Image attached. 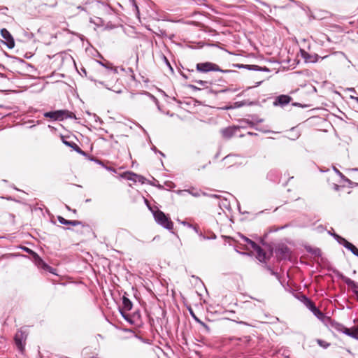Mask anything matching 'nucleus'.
Here are the masks:
<instances>
[{
    "mask_svg": "<svg viewBox=\"0 0 358 358\" xmlns=\"http://www.w3.org/2000/svg\"><path fill=\"white\" fill-rule=\"evenodd\" d=\"M347 249L351 251L353 255L358 257V249L352 243H350Z\"/></svg>",
    "mask_w": 358,
    "mask_h": 358,
    "instance_id": "obj_21",
    "label": "nucleus"
},
{
    "mask_svg": "<svg viewBox=\"0 0 358 358\" xmlns=\"http://www.w3.org/2000/svg\"><path fill=\"white\" fill-rule=\"evenodd\" d=\"M334 170L341 178H345L343 174L341 172H340L336 167H334Z\"/></svg>",
    "mask_w": 358,
    "mask_h": 358,
    "instance_id": "obj_31",
    "label": "nucleus"
},
{
    "mask_svg": "<svg viewBox=\"0 0 358 358\" xmlns=\"http://www.w3.org/2000/svg\"><path fill=\"white\" fill-rule=\"evenodd\" d=\"M336 328L339 331L344 333L347 336H358V326H354L352 328H347L341 324H337Z\"/></svg>",
    "mask_w": 358,
    "mask_h": 358,
    "instance_id": "obj_4",
    "label": "nucleus"
},
{
    "mask_svg": "<svg viewBox=\"0 0 358 358\" xmlns=\"http://www.w3.org/2000/svg\"><path fill=\"white\" fill-rule=\"evenodd\" d=\"M34 259L35 264L38 267H42L44 269L48 268V269H50V271H50L51 268L49 266H48L37 254H34Z\"/></svg>",
    "mask_w": 358,
    "mask_h": 358,
    "instance_id": "obj_14",
    "label": "nucleus"
},
{
    "mask_svg": "<svg viewBox=\"0 0 358 358\" xmlns=\"http://www.w3.org/2000/svg\"><path fill=\"white\" fill-rule=\"evenodd\" d=\"M306 305L311 310V312H313V310L317 308L314 303L308 299H306Z\"/></svg>",
    "mask_w": 358,
    "mask_h": 358,
    "instance_id": "obj_23",
    "label": "nucleus"
},
{
    "mask_svg": "<svg viewBox=\"0 0 358 358\" xmlns=\"http://www.w3.org/2000/svg\"><path fill=\"white\" fill-rule=\"evenodd\" d=\"M81 224V222L78 220H69V224L72 226H78Z\"/></svg>",
    "mask_w": 358,
    "mask_h": 358,
    "instance_id": "obj_28",
    "label": "nucleus"
},
{
    "mask_svg": "<svg viewBox=\"0 0 358 358\" xmlns=\"http://www.w3.org/2000/svg\"><path fill=\"white\" fill-rule=\"evenodd\" d=\"M196 83L199 84L202 87H205L208 84V82L204 80H196Z\"/></svg>",
    "mask_w": 358,
    "mask_h": 358,
    "instance_id": "obj_29",
    "label": "nucleus"
},
{
    "mask_svg": "<svg viewBox=\"0 0 358 358\" xmlns=\"http://www.w3.org/2000/svg\"><path fill=\"white\" fill-rule=\"evenodd\" d=\"M66 208H67V210H71V209L68 206H66Z\"/></svg>",
    "mask_w": 358,
    "mask_h": 358,
    "instance_id": "obj_42",
    "label": "nucleus"
},
{
    "mask_svg": "<svg viewBox=\"0 0 358 358\" xmlns=\"http://www.w3.org/2000/svg\"><path fill=\"white\" fill-rule=\"evenodd\" d=\"M185 191L187 192L189 194H190L191 195H192L193 196H195V197H199L201 195H206V193L202 192L200 190H197V189H187V190H185Z\"/></svg>",
    "mask_w": 358,
    "mask_h": 358,
    "instance_id": "obj_18",
    "label": "nucleus"
},
{
    "mask_svg": "<svg viewBox=\"0 0 358 358\" xmlns=\"http://www.w3.org/2000/svg\"><path fill=\"white\" fill-rule=\"evenodd\" d=\"M164 60L165 61V62H166V64H168V62H169L168 61V59H166V57H164Z\"/></svg>",
    "mask_w": 358,
    "mask_h": 358,
    "instance_id": "obj_38",
    "label": "nucleus"
},
{
    "mask_svg": "<svg viewBox=\"0 0 358 358\" xmlns=\"http://www.w3.org/2000/svg\"><path fill=\"white\" fill-rule=\"evenodd\" d=\"M26 343V337H15V343L17 349L22 353L24 350V345Z\"/></svg>",
    "mask_w": 358,
    "mask_h": 358,
    "instance_id": "obj_12",
    "label": "nucleus"
},
{
    "mask_svg": "<svg viewBox=\"0 0 358 358\" xmlns=\"http://www.w3.org/2000/svg\"><path fill=\"white\" fill-rule=\"evenodd\" d=\"M316 342L318 343L320 346H321L324 349L327 348L331 345L330 343L323 339H316Z\"/></svg>",
    "mask_w": 358,
    "mask_h": 358,
    "instance_id": "obj_20",
    "label": "nucleus"
},
{
    "mask_svg": "<svg viewBox=\"0 0 358 358\" xmlns=\"http://www.w3.org/2000/svg\"><path fill=\"white\" fill-rule=\"evenodd\" d=\"M140 176L135 173H130V177H129V179L133 181H137V178H139Z\"/></svg>",
    "mask_w": 358,
    "mask_h": 358,
    "instance_id": "obj_27",
    "label": "nucleus"
},
{
    "mask_svg": "<svg viewBox=\"0 0 358 358\" xmlns=\"http://www.w3.org/2000/svg\"><path fill=\"white\" fill-rule=\"evenodd\" d=\"M131 98L136 100L138 102H145L147 99H150V100L155 102H157V99L153 95L148 92L141 95L131 94Z\"/></svg>",
    "mask_w": 358,
    "mask_h": 358,
    "instance_id": "obj_7",
    "label": "nucleus"
},
{
    "mask_svg": "<svg viewBox=\"0 0 358 358\" xmlns=\"http://www.w3.org/2000/svg\"><path fill=\"white\" fill-rule=\"evenodd\" d=\"M303 57L305 58V59L309 62H318V60L320 59H323L328 57V56L320 57L316 54L310 55L305 52L303 53Z\"/></svg>",
    "mask_w": 358,
    "mask_h": 358,
    "instance_id": "obj_11",
    "label": "nucleus"
},
{
    "mask_svg": "<svg viewBox=\"0 0 358 358\" xmlns=\"http://www.w3.org/2000/svg\"><path fill=\"white\" fill-rule=\"evenodd\" d=\"M350 99L355 100L358 103V97L351 95Z\"/></svg>",
    "mask_w": 358,
    "mask_h": 358,
    "instance_id": "obj_36",
    "label": "nucleus"
},
{
    "mask_svg": "<svg viewBox=\"0 0 358 358\" xmlns=\"http://www.w3.org/2000/svg\"><path fill=\"white\" fill-rule=\"evenodd\" d=\"M315 317H317L320 320L324 321L326 318V316L322 313L317 308L313 310L312 312Z\"/></svg>",
    "mask_w": 358,
    "mask_h": 358,
    "instance_id": "obj_19",
    "label": "nucleus"
},
{
    "mask_svg": "<svg viewBox=\"0 0 358 358\" xmlns=\"http://www.w3.org/2000/svg\"><path fill=\"white\" fill-rule=\"evenodd\" d=\"M242 238L251 246V242H253L252 240L243 236H242Z\"/></svg>",
    "mask_w": 358,
    "mask_h": 358,
    "instance_id": "obj_33",
    "label": "nucleus"
},
{
    "mask_svg": "<svg viewBox=\"0 0 358 358\" xmlns=\"http://www.w3.org/2000/svg\"><path fill=\"white\" fill-rule=\"evenodd\" d=\"M196 69L201 73H207L210 71H220L222 73L230 72V70H222L218 65L212 62H202L196 64Z\"/></svg>",
    "mask_w": 358,
    "mask_h": 358,
    "instance_id": "obj_2",
    "label": "nucleus"
},
{
    "mask_svg": "<svg viewBox=\"0 0 358 358\" xmlns=\"http://www.w3.org/2000/svg\"><path fill=\"white\" fill-rule=\"evenodd\" d=\"M167 66L169 67V69L173 71V68L171 67V64L169 62H168V64Z\"/></svg>",
    "mask_w": 358,
    "mask_h": 358,
    "instance_id": "obj_39",
    "label": "nucleus"
},
{
    "mask_svg": "<svg viewBox=\"0 0 358 358\" xmlns=\"http://www.w3.org/2000/svg\"><path fill=\"white\" fill-rule=\"evenodd\" d=\"M72 211H73L74 213H76V210H73Z\"/></svg>",
    "mask_w": 358,
    "mask_h": 358,
    "instance_id": "obj_45",
    "label": "nucleus"
},
{
    "mask_svg": "<svg viewBox=\"0 0 358 358\" xmlns=\"http://www.w3.org/2000/svg\"><path fill=\"white\" fill-rule=\"evenodd\" d=\"M63 143L67 146L72 148L77 152L85 155V152L79 148V146L76 143L64 140H63Z\"/></svg>",
    "mask_w": 358,
    "mask_h": 358,
    "instance_id": "obj_15",
    "label": "nucleus"
},
{
    "mask_svg": "<svg viewBox=\"0 0 358 358\" xmlns=\"http://www.w3.org/2000/svg\"><path fill=\"white\" fill-rule=\"evenodd\" d=\"M180 223L185 226H187L189 227H192V224H189L187 223V222L185 221H182V222H180Z\"/></svg>",
    "mask_w": 358,
    "mask_h": 358,
    "instance_id": "obj_35",
    "label": "nucleus"
},
{
    "mask_svg": "<svg viewBox=\"0 0 358 358\" xmlns=\"http://www.w3.org/2000/svg\"><path fill=\"white\" fill-rule=\"evenodd\" d=\"M142 342L145 343H148V344H151L152 343V339H149V338H145V337H142V336H140V337H138Z\"/></svg>",
    "mask_w": 358,
    "mask_h": 358,
    "instance_id": "obj_26",
    "label": "nucleus"
},
{
    "mask_svg": "<svg viewBox=\"0 0 358 358\" xmlns=\"http://www.w3.org/2000/svg\"><path fill=\"white\" fill-rule=\"evenodd\" d=\"M114 71V73H117V70L115 69H113Z\"/></svg>",
    "mask_w": 358,
    "mask_h": 358,
    "instance_id": "obj_43",
    "label": "nucleus"
},
{
    "mask_svg": "<svg viewBox=\"0 0 358 358\" xmlns=\"http://www.w3.org/2000/svg\"><path fill=\"white\" fill-rule=\"evenodd\" d=\"M99 64H100L101 65H102V66H105V67H107V68H108V66H107L105 64H103V63H102V62H99Z\"/></svg>",
    "mask_w": 358,
    "mask_h": 358,
    "instance_id": "obj_40",
    "label": "nucleus"
},
{
    "mask_svg": "<svg viewBox=\"0 0 358 358\" xmlns=\"http://www.w3.org/2000/svg\"><path fill=\"white\" fill-rule=\"evenodd\" d=\"M122 310L129 311L132 308L131 301L127 297L123 296L122 298Z\"/></svg>",
    "mask_w": 358,
    "mask_h": 358,
    "instance_id": "obj_17",
    "label": "nucleus"
},
{
    "mask_svg": "<svg viewBox=\"0 0 358 358\" xmlns=\"http://www.w3.org/2000/svg\"><path fill=\"white\" fill-rule=\"evenodd\" d=\"M355 338L358 339V337H355Z\"/></svg>",
    "mask_w": 358,
    "mask_h": 358,
    "instance_id": "obj_46",
    "label": "nucleus"
},
{
    "mask_svg": "<svg viewBox=\"0 0 358 358\" xmlns=\"http://www.w3.org/2000/svg\"><path fill=\"white\" fill-rule=\"evenodd\" d=\"M343 281L352 289V292L356 295L357 300L358 301V284L350 278L342 276Z\"/></svg>",
    "mask_w": 358,
    "mask_h": 358,
    "instance_id": "obj_8",
    "label": "nucleus"
},
{
    "mask_svg": "<svg viewBox=\"0 0 358 358\" xmlns=\"http://www.w3.org/2000/svg\"><path fill=\"white\" fill-rule=\"evenodd\" d=\"M236 131H237V129L236 127H228V128L223 129L221 131V133L224 138H229L236 134Z\"/></svg>",
    "mask_w": 358,
    "mask_h": 358,
    "instance_id": "obj_13",
    "label": "nucleus"
},
{
    "mask_svg": "<svg viewBox=\"0 0 358 358\" xmlns=\"http://www.w3.org/2000/svg\"><path fill=\"white\" fill-rule=\"evenodd\" d=\"M66 113V110H56L47 112L44 113L45 117H49L55 120H63L64 115Z\"/></svg>",
    "mask_w": 358,
    "mask_h": 358,
    "instance_id": "obj_6",
    "label": "nucleus"
},
{
    "mask_svg": "<svg viewBox=\"0 0 358 358\" xmlns=\"http://www.w3.org/2000/svg\"><path fill=\"white\" fill-rule=\"evenodd\" d=\"M251 248L257 252V258L260 262H265L266 253L255 242H251Z\"/></svg>",
    "mask_w": 358,
    "mask_h": 358,
    "instance_id": "obj_5",
    "label": "nucleus"
},
{
    "mask_svg": "<svg viewBox=\"0 0 358 358\" xmlns=\"http://www.w3.org/2000/svg\"><path fill=\"white\" fill-rule=\"evenodd\" d=\"M332 236L334 237V238L338 241L339 244L343 245L345 248H347L348 245H350L351 243L348 242L346 239L336 234H332Z\"/></svg>",
    "mask_w": 358,
    "mask_h": 358,
    "instance_id": "obj_16",
    "label": "nucleus"
},
{
    "mask_svg": "<svg viewBox=\"0 0 358 358\" xmlns=\"http://www.w3.org/2000/svg\"><path fill=\"white\" fill-rule=\"evenodd\" d=\"M206 196H209L210 198H215V199H218L219 198V196L217 195V194H209L206 193Z\"/></svg>",
    "mask_w": 358,
    "mask_h": 358,
    "instance_id": "obj_34",
    "label": "nucleus"
},
{
    "mask_svg": "<svg viewBox=\"0 0 358 358\" xmlns=\"http://www.w3.org/2000/svg\"><path fill=\"white\" fill-rule=\"evenodd\" d=\"M252 69H255V70H264V71H268V69H266V68H264V69H262L258 66H252Z\"/></svg>",
    "mask_w": 358,
    "mask_h": 358,
    "instance_id": "obj_32",
    "label": "nucleus"
},
{
    "mask_svg": "<svg viewBox=\"0 0 358 358\" xmlns=\"http://www.w3.org/2000/svg\"><path fill=\"white\" fill-rule=\"evenodd\" d=\"M191 314L193 316V317L198 322H199L202 326L203 327L206 329V331L205 333L206 334H208V333H210V330H209V327L205 324L203 322H202L201 321H200L194 314L191 311Z\"/></svg>",
    "mask_w": 358,
    "mask_h": 358,
    "instance_id": "obj_22",
    "label": "nucleus"
},
{
    "mask_svg": "<svg viewBox=\"0 0 358 358\" xmlns=\"http://www.w3.org/2000/svg\"><path fill=\"white\" fill-rule=\"evenodd\" d=\"M24 250L27 252H28V253L31 254V255L33 256V257H34V254H36L35 252H34L33 250H31V249H29V248H24Z\"/></svg>",
    "mask_w": 358,
    "mask_h": 358,
    "instance_id": "obj_30",
    "label": "nucleus"
},
{
    "mask_svg": "<svg viewBox=\"0 0 358 358\" xmlns=\"http://www.w3.org/2000/svg\"><path fill=\"white\" fill-rule=\"evenodd\" d=\"M291 100L292 98L288 95H280L276 97L275 100L273 102V104L275 106H284L288 104Z\"/></svg>",
    "mask_w": 358,
    "mask_h": 358,
    "instance_id": "obj_9",
    "label": "nucleus"
},
{
    "mask_svg": "<svg viewBox=\"0 0 358 358\" xmlns=\"http://www.w3.org/2000/svg\"><path fill=\"white\" fill-rule=\"evenodd\" d=\"M348 90H349V91H351V92H355V90L353 88H350Z\"/></svg>",
    "mask_w": 358,
    "mask_h": 358,
    "instance_id": "obj_41",
    "label": "nucleus"
},
{
    "mask_svg": "<svg viewBox=\"0 0 358 358\" xmlns=\"http://www.w3.org/2000/svg\"><path fill=\"white\" fill-rule=\"evenodd\" d=\"M255 1H257V2H259V3H262V5L267 6V4H266V3L262 2V1H261L260 0H255Z\"/></svg>",
    "mask_w": 358,
    "mask_h": 358,
    "instance_id": "obj_37",
    "label": "nucleus"
},
{
    "mask_svg": "<svg viewBox=\"0 0 358 358\" xmlns=\"http://www.w3.org/2000/svg\"><path fill=\"white\" fill-rule=\"evenodd\" d=\"M159 153L162 155V156H164V153L159 152Z\"/></svg>",
    "mask_w": 358,
    "mask_h": 358,
    "instance_id": "obj_44",
    "label": "nucleus"
},
{
    "mask_svg": "<svg viewBox=\"0 0 358 358\" xmlns=\"http://www.w3.org/2000/svg\"><path fill=\"white\" fill-rule=\"evenodd\" d=\"M153 215L158 224L169 231L173 230V223L171 220L170 217L165 215L164 212L160 210H157L153 212Z\"/></svg>",
    "mask_w": 358,
    "mask_h": 358,
    "instance_id": "obj_1",
    "label": "nucleus"
},
{
    "mask_svg": "<svg viewBox=\"0 0 358 358\" xmlns=\"http://www.w3.org/2000/svg\"><path fill=\"white\" fill-rule=\"evenodd\" d=\"M1 35L6 40V45L8 48H13L15 46V41L10 34V32L6 29H1Z\"/></svg>",
    "mask_w": 358,
    "mask_h": 358,
    "instance_id": "obj_3",
    "label": "nucleus"
},
{
    "mask_svg": "<svg viewBox=\"0 0 358 358\" xmlns=\"http://www.w3.org/2000/svg\"><path fill=\"white\" fill-rule=\"evenodd\" d=\"M127 310H120V313H121V315H122V317L126 320H127L128 322H129L130 323H133V321L131 320V317L129 314H127L126 313Z\"/></svg>",
    "mask_w": 358,
    "mask_h": 358,
    "instance_id": "obj_24",
    "label": "nucleus"
},
{
    "mask_svg": "<svg viewBox=\"0 0 358 358\" xmlns=\"http://www.w3.org/2000/svg\"><path fill=\"white\" fill-rule=\"evenodd\" d=\"M57 220H58L59 222L62 224H69V220L64 219L62 216H59L57 217Z\"/></svg>",
    "mask_w": 358,
    "mask_h": 358,
    "instance_id": "obj_25",
    "label": "nucleus"
},
{
    "mask_svg": "<svg viewBox=\"0 0 358 358\" xmlns=\"http://www.w3.org/2000/svg\"><path fill=\"white\" fill-rule=\"evenodd\" d=\"M289 250L285 245L280 246L275 250L276 255L280 259H286V258H287L289 257Z\"/></svg>",
    "mask_w": 358,
    "mask_h": 358,
    "instance_id": "obj_10",
    "label": "nucleus"
}]
</instances>
